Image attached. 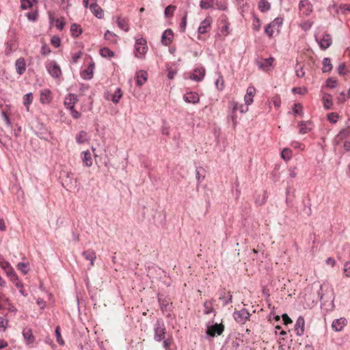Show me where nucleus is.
Segmentation results:
<instances>
[{
    "label": "nucleus",
    "instance_id": "nucleus-1",
    "mask_svg": "<svg viewBox=\"0 0 350 350\" xmlns=\"http://www.w3.org/2000/svg\"><path fill=\"white\" fill-rule=\"evenodd\" d=\"M154 340L161 342L165 338L166 328L165 323L161 319H158L153 326Z\"/></svg>",
    "mask_w": 350,
    "mask_h": 350
},
{
    "label": "nucleus",
    "instance_id": "nucleus-2",
    "mask_svg": "<svg viewBox=\"0 0 350 350\" xmlns=\"http://www.w3.org/2000/svg\"><path fill=\"white\" fill-rule=\"evenodd\" d=\"M148 51L146 40L143 38L136 40L135 44V54L138 58H142Z\"/></svg>",
    "mask_w": 350,
    "mask_h": 350
},
{
    "label": "nucleus",
    "instance_id": "nucleus-3",
    "mask_svg": "<svg viewBox=\"0 0 350 350\" xmlns=\"http://www.w3.org/2000/svg\"><path fill=\"white\" fill-rule=\"evenodd\" d=\"M251 314L245 308L241 310L235 311L233 313L234 320L239 324H244L250 319Z\"/></svg>",
    "mask_w": 350,
    "mask_h": 350
},
{
    "label": "nucleus",
    "instance_id": "nucleus-4",
    "mask_svg": "<svg viewBox=\"0 0 350 350\" xmlns=\"http://www.w3.org/2000/svg\"><path fill=\"white\" fill-rule=\"evenodd\" d=\"M0 265L1 268L5 271L6 275L8 278H10L12 282H14V280H18V276L16 274L14 269L12 267L8 261H0Z\"/></svg>",
    "mask_w": 350,
    "mask_h": 350
},
{
    "label": "nucleus",
    "instance_id": "nucleus-5",
    "mask_svg": "<svg viewBox=\"0 0 350 350\" xmlns=\"http://www.w3.org/2000/svg\"><path fill=\"white\" fill-rule=\"evenodd\" d=\"M224 330V325L222 323H215L208 326L206 329V334L211 337L220 336Z\"/></svg>",
    "mask_w": 350,
    "mask_h": 350
},
{
    "label": "nucleus",
    "instance_id": "nucleus-6",
    "mask_svg": "<svg viewBox=\"0 0 350 350\" xmlns=\"http://www.w3.org/2000/svg\"><path fill=\"white\" fill-rule=\"evenodd\" d=\"M61 178L62 179L63 186L67 188V189L72 187L76 183V180L72 173L64 172L62 174Z\"/></svg>",
    "mask_w": 350,
    "mask_h": 350
},
{
    "label": "nucleus",
    "instance_id": "nucleus-7",
    "mask_svg": "<svg viewBox=\"0 0 350 350\" xmlns=\"http://www.w3.org/2000/svg\"><path fill=\"white\" fill-rule=\"evenodd\" d=\"M46 68L49 73L53 78H58L62 75V70L55 62H51Z\"/></svg>",
    "mask_w": 350,
    "mask_h": 350
},
{
    "label": "nucleus",
    "instance_id": "nucleus-8",
    "mask_svg": "<svg viewBox=\"0 0 350 350\" xmlns=\"http://www.w3.org/2000/svg\"><path fill=\"white\" fill-rule=\"evenodd\" d=\"M316 40L319 43L320 48L323 50H325L329 48L332 43V37L329 33H325L321 39H319L316 36Z\"/></svg>",
    "mask_w": 350,
    "mask_h": 350
},
{
    "label": "nucleus",
    "instance_id": "nucleus-9",
    "mask_svg": "<svg viewBox=\"0 0 350 350\" xmlns=\"http://www.w3.org/2000/svg\"><path fill=\"white\" fill-rule=\"evenodd\" d=\"M299 8L304 16H309L312 12V5L308 0H301L299 4Z\"/></svg>",
    "mask_w": 350,
    "mask_h": 350
},
{
    "label": "nucleus",
    "instance_id": "nucleus-10",
    "mask_svg": "<svg viewBox=\"0 0 350 350\" xmlns=\"http://www.w3.org/2000/svg\"><path fill=\"white\" fill-rule=\"evenodd\" d=\"M79 101L78 96L75 94L70 93L64 100V105L67 109H72L75 108V104Z\"/></svg>",
    "mask_w": 350,
    "mask_h": 350
},
{
    "label": "nucleus",
    "instance_id": "nucleus-11",
    "mask_svg": "<svg viewBox=\"0 0 350 350\" xmlns=\"http://www.w3.org/2000/svg\"><path fill=\"white\" fill-rule=\"evenodd\" d=\"M174 33L172 29H167L163 31L161 42L164 46H169L172 42Z\"/></svg>",
    "mask_w": 350,
    "mask_h": 350
},
{
    "label": "nucleus",
    "instance_id": "nucleus-12",
    "mask_svg": "<svg viewBox=\"0 0 350 350\" xmlns=\"http://www.w3.org/2000/svg\"><path fill=\"white\" fill-rule=\"evenodd\" d=\"M305 321L303 317L299 316L295 323L294 329L297 336H302L304 332Z\"/></svg>",
    "mask_w": 350,
    "mask_h": 350
},
{
    "label": "nucleus",
    "instance_id": "nucleus-13",
    "mask_svg": "<svg viewBox=\"0 0 350 350\" xmlns=\"http://www.w3.org/2000/svg\"><path fill=\"white\" fill-rule=\"evenodd\" d=\"M347 320L345 318H340L334 320L332 324V329L336 332L341 331L346 325Z\"/></svg>",
    "mask_w": 350,
    "mask_h": 350
},
{
    "label": "nucleus",
    "instance_id": "nucleus-14",
    "mask_svg": "<svg viewBox=\"0 0 350 350\" xmlns=\"http://www.w3.org/2000/svg\"><path fill=\"white\" fill-rule=\"evenodd\" d=\"M90 9L94 15L98 18H103L104 12L102 8L97 4L96 1L90 5Z\"/></svg>",
    "mask_w": 350,
    "mask_h": 350
},
{
    "label": "nucleus",
    "instance_id": "nucleus-15",
    "mask_svg": "<svg viewBox=\"0 0 350 350\" xmlns=\"http://www.w3.org/2000/svg\"><path fill=\"white\" fill-rule=\"evenodd\" d=\"M15 68L16 72L19 75H22L26 70V62L23 57H20L15 62Z\"/></svg>",
    "mask_w": 350,
    "mask_h": 350
},
{
    "label": "nucleus",
    "instance_id": "nucleus-16",
    "mask_svg": "<svg viewBox=\"0 0 350 350\" xmlns=\"http://www.w3.org/2000/svg\"><path fill=\"white\" fill-rule=\"evenodd\" d=\"M183 99L185 102L189 103L196 104L200 101L199 95L196 92H188L183 96Z\"/></svg>",
    "mask_w": 350,
    "mask_h": 350
},
{
    "label": "nucleus",
    "instance_id": "nucleus-17",
    "mask_svg": "<svg viewBox=\"0 0 350 350\" xmlns=\"http://www.w3.org/2000/svg\"><path fill=\"white\" fill-rule=\"evenodd\" d=\"M211 21L210 18H205L200 23V26L198 27V33L199 34H204L206 32H208V31L211 28Z\"/></svg>",
    "mask_w": 350,
    "mask_h": 350
},
{
    "label": "nucleus",
    "instance_id": "nucleus-18",
    "mask_svg": "<svg viewBox=\"0 0 350 350\" xmlns=\"http://www.w3.org/2000/svg\"><path fill=\"white\" fill-rule=\"evenodd\" d=\"M204 75L205 69L204 68H198L194 70L191 75V79L196 81H200L204 79Z\"/></svg>",
    "mask_w": 350,
    "mask_h": 350
},
{
    "label": "nucleus",
    "instance_id": "nucleus-19",
    "mask_svg": "<svg viewBox=\"0 0 350 350\" xmlns=\"http://www.w3.org/2000/svg\"><path fill=\"white\" fill-rule=\"evenodd\" d=\"M255 92L256 90L254 87L250 86L247 89V92L244 97L245 103L247 106L252 103Z\"/></svg>",
    "mask_w": 350,
    "mask_h": 350
},
{
    "label": "nucleus",
    "instance_id": "nucleus-20",
    "mask_svg": "<svg viewBox=\"0 0 350 350\" xmlns=\"http://www.w3.org/2000/svg\"><path fill=\"white\" fill-rule=\"evenodd\" d=\"M148 74L146 71L140 70L137 72L136 83L139 86L143 85L147 81Z\"/></svg>",
    "mask_w": 350,
    "mask_h": 350
},
{
    "label": "nucleus",
    "instance_id": "nucleus-21",
    "mask_svg": "<svg viewBox=\"0 0 350 350\" xmlns=\"http://www.w3.org/2000/svg\"><path fill=\"white\" fill-rule=\"evenodd\" d=\"M23 336L27 344L29 345L33 342L34 336L32 330L30 328H25L23 330Z\"/></svg>",
    "mask_w": 350,
    "mask_h": 350
},
{
    "label": "nucleus",
    "instance_id": "nucleus-22",
    "mask_svg": "<svg viewBox=\"0 0 350 350\" xmlns=\"http://www.w3.org/2000/svg\"><path fill=\"white\" fill-rule=\"evenodd\" d=\"M273 62V57H269L267 59H262L261 61H257V65L260 69L267 70L269 67L272 66V63Z\"/></svg>",
    "mask_w": 350,
    "mask_h": 350
},
{
    "label": "nucleus",
    "instance_id": "nucleus-23",
    "mask_svg": "<svg viewBox=\"0 0 350 350\" xmlns=\"http://www.w3.org/2000/svg\"><path fill=\"white\" fill-rule=\"evenodd\" d=\"M81 159L84 165L90 167L92 165V159L91 153L89 150L83 151L81 152Z\"/></svg>",
    "mask_w": 350,
    "mask_h": 350
},
{
    "label": "nucleus",
    "instance_id": "nucleus-24",
    "mask_svg": "<svg viewBox=\"0 0 350 350\" xmlns=\"http://www.w3.org/2000/svg\"><path fill=\"white\" fill-rule=\"evenodd\" d=\"M82 256L88 260L90 261V265H94V261L96 258V252L94 250H88L82 253Z\"/></svg>",
    "mask_w": 350,
    "mask_h": 350
},
{
    "label": "nucleus",
    "instance_id": "nucleus-25",
    "mask_svg": "<svg viewBox=\"0 0 350 350\" xmlns=\"http://www.w3.org/2000/svg\"><path fill=\"white\" fill-rule=\"evenodd\" d=\"M312 123L310 121H301L299 122V133L306 134L311 131L312 128L310 127Z\"/></svg>",
    "mask_w": 350,
    "mask_h": 350
},
{
    "label": "nucleus",
    "instance_id": "nucleus-26",
    "mask_svg": "<svg viewBox=\"0 0 350 350\" xmlns=\"http://www.w3.org/2000/svg\"><path fill=\"white\" fill-rule=\"evenodd\" d=\"M118 26L122 29L123 31L127 32L129 30V25L128 23V20L126 18H121L118 17L117 19Z\"/></svg>",
    "mask_w": 350,
    "mask_h": 350
},
{
    "label": "nucleus",
    "instance_id": "nucleus-27",
    "mask_svg": "<svg viewBox=\"0 0 350 350\" xmlns=\"http://www.w3.org/2000/svg\"><path fill=\"white\" fill-rule=\"evenodd\" d=\"M88 140V133L84 131H80L76 136V142L79 144H83Z\"/></svg>",
    "mask_w": 350,
    "mask_h": 350
},
{
    "label": "nucleus",
    "instance_id": "nucleus-28",
    "mask_svg": "<svg viewBox=\"0 0 350 350\" xmlns=\"http://www.w3.org/2000/svg\"><path fill=\"white\" fill-rule=\"evenodd\" d=\"M332 70V64L329 57H325L323 60L322 71L323 72H329Z\"/></svg>",
    "mask_w": 350,
    "mask_h": 350
},
{
    "label": "nucleus",
    "instance_id": "nucleus-29",
    "mask_svg": "<svg viewBox=\"0 0 350 350\" xmlns=\"http://www.w3.org/2000/svg\"><path fill=\"white\" fill-rule=\"evenodd\" d=\"M71 35L73 37H78L82 33V29L77 23H73L70 27Z\"/></svg>",
    "mask_w": 350,
    "mask_h": 350
},
{
    "label": "nucleus",
    "instance_id": "nucleus-30",
    "mask_svg": "<svg viewBox=\"0 0 350 350\" xmlns=\"http://www.w3.org/2000/svg\"><path fill=\"white\" fill-rule=\"evenodd\" d=\"M323 106L326 109H330L332 106V97L330 94H325L323 98Z\"/></svg>",
    "mask_w": 350,
    "mask_h": 350
},
{
    "label": "nucleus",
    "instance_id": "nucleus-31",
    "mask_svg": "<svg viewBox=\"0 0 350 350\" xmlns=\"http://www.w3.org/2000/svg\"><path fill=\"white\" fill-rule=\"evenodd\" d=\"M258 8L261 12H265L270 10L271 4L267 0H260L258 3Z\"/></svg>",
    "mask_w": 350,
    "mask_h": 350
},
{
    "label": "nucleus",
    "instance_id": "nucleus-32",
    "mask_svg": "<svg viewBox=\"0 0 350 350\" xmlns=\"http://www.w3.org/2000/svg\"><path fill=\"white\" fill-rule=\"evenodd\" d=\"M32 100H33V94L31 92H29L24 96L23 104L25 106V107L27 108V111L29 110V105L32 103Z\"/></svg>",
    "mask_w": 350,
    "mask_h": 350
},
{
    "label": "nucleus",
    "instance_id": "nucleus-33",
    "mask_svg": "<svg viewBox=\"0 0 350 350\" xmlns=\"http://www.w3.org/2000/svg\"><path fill=\"white\" fill-rule=\"evenodd\" d=\"M215 0H201L200 6L201 8L207 10L212 8Z\"/></svg>",
    "mask_w": 350,
    "mask_h": 350
},
{
    "label": "nucleus",
    "instance_id": "nucleus-34",
    "mask_svg": "<svg viewBox=\"0 0 350 350\" xmlns=\"http://www.w3.org/2000/svg\"><path fill=\"white\" fill-rule=\"evenodd\" d=\"M229 297L228 299H225L226 298V292L224 290H222L220 293V296L219 299L220 300H224V305L227 306L228 304L232 302V295L230 294V292H228Z\"/></svg>",
    "mask_w": 350,
    "mask_h": 350
},
{
    "label": "nucleus",
    "instance_id": "nucleus-35",
    "mask_svg": "<svg viewBox=\"0 0 350 350\" xmlns=\"http://www.w3.org/2000/svg\"><path fill=\"white\" fill-rule=\"evenodd\" d=\"M213 301L212 300L206 301L204 303V314H208L213 311Z\"/></svg>",
    "mask_w": 350,
    "mask_h": 350
},
{
    "label": "nucleus",
    "instance_id": "nucleus-36",
    "mask_svg": "<svg viewBox=\"0 0 350 350\" xmlns=\"http://www.w3.org/2000/svg\"><path fill=\"white\" fill-rule=\"evenodd\" d=\"M176 10V6L170 5L167 6L164 11V14L165 18H170L172 17L174 14V12Z\"/></svg>",
    "mask_w": 350,
    "mask_h": 350
},
{
    "label": "nucleus",
    "instance_id": "nucleus-37",
    "mask_svg": "<svg viewBox=\"0 0 350 350\" xmlns=\"http://www.w3.org/2000/svg\"><path fill=\"white\" fill-rule=\"evenodd\" d=\"M122 96V91L120 88H117L115 92L112 95V101L113 103L116 104L119 102L120 99Z\"/></svg>",
    "mask_w": 350,
    "mask_h": 350
},
{
    "label": "nucleus",
    "instance_id": "nucleus-38",
    "mask_svg": "<svg viewBox=\"0 0 350 350\" xmlns=\"http://www.w3.org/2000/svg\"><path fill=\"white\" fill-rule=\"evenodd\" d=\"M100 55L104 57H112L114 56V53L108 48H103L100 51Z\"/></svg>",
    "mask_w": 350,
    "mask_h": 350
},
{
    "label": "nucleus",
    "instance_id": "nucleus-39",
    "mask_svg": "<svg viewBox=\"0 0 350 350\" xmlns=\"http://www.w3.org/2000/svg\"><path fill=\"white\" fill-rule=\"evenodd\" d=\"M17 268L20 270L24 275L27 274L29 270V264L25 262H18L17 265Z\"/></svg>",
    "mask_w": 350,
    "mask_h": 350
},
{
    "label": "nucleus",
    "instance_id": "nucleus-40",
    "mask_svg": "<svg viewBox=\"0 0 350 350\" xmlns=\"http://www.w3.org/2000/svg\"><path fill=\"white\" fill-rule=\"evenodd\" d=\"M282 158L285 161H288L292 157V152L288 148H284L281 152Z\"/></svg>",
    "mask_w": 350,
    "mask_h": 350
},
{
    "label": "nucleus",
    "instance_id": "nucleus-41",
    "mask_svg": "<svg viewBox=\"0 0 350 350\" xmlns=\"http://www.w3.org/2000/svg\"><path fill=\"white\" fill-rule=\"evenodd\" d=\"M215 85L219 90H222L224 88V81L220 74H219V77L215 81Z\"/></svg>",
    "mask_w": 350,
    "mask_h": 350
},
{
    "label": "nucleus",
    "instance_id": "nucleus-42",
    "mask_svg": "<svg viewBox=\"0 0 350 350\" xmlns=\"http://www.w3.org/2000/svg\"><path fill=\"white\" fill-rule=\"evenodd\" d=\"M173 341L172 337H168L167 338H165L164 340H163V347L165 350H171L170 349V345H172Z\"/></svg>",
    "mask_w": 350,
    "mask_h": 350
},
{
    "label": "nucleus",
    "instance_id": "nucleus-43",
    "mask_svg": "<svg viewBox=\"0 0 350 350\" xmlns=\"http://www.w3.org/2000/svg\"><path fill=\"white\" fill-rule=\"evenodd\" d=\"M337 80L334 77H329L326 80V85L328 88H334L336 87Z\"/></svg>",
    "mask_w": 350,
    "mask_h": 350
},
{
    "label": "nucleus",
    "instance_id": "nucleus-44",
    "mask_svg": "<svg viewBox=\"0 0 350 350\" xmlns=\"http://www.w3.org/2000/svg\"><path fill=\"white\" fill-rule=\"evenodd\" d=\"M55 336H56V338H57V342L60 345H63L64 344V341L63 340L62 338V336H61V332H60V328L59 326H57L56 328H55Z\"/></svg>",
    "mask_w": 350,
    "mask_h": 350
},
{
    "label": "nucleus",
    "instance_id": "nucleus-45",
    "mask_svg": "<svg viewBox=\"0 0 350 350\" xmlns=\"http://www.w3.org/2000/svg\"><path fill=\"white\" fill-rule=\"evenodd\" d=\"M33 5L32 1L31 0H21V8L23 10H26L27 8H31Z\"/></svg>",
    "mask_w": 350,
    "mask_h": 350
},
{
    "label": "nucleus",
    "instance_id": "nucleus-46",
    "mask_svg": "<svg viewBox=\"0 0 350 350\" xmlns=\"http://www.w3.org/2000/svg\"><path fill=\"white\" fill-rule=\"evenodd\" d=\"M202 167L197 168L196 170V178L198 183H200L204 178V175L200 174V171H203Z\"/></svg>",
    "mask_w": 350,
    "mask_h": 350
},
{
    "label": "nucleus",
    "instance_id": "nucleus-47",
    "mask_svg": "<svg viewBox=\"0 0 350 350\" xmlns=\"http://www.w3.org/2000/svg\"><path fill=\"white\" fill-rule=\"evenodd\" d=\"M312 25V22H310L309 21H304L300 24V27L305 31L309 30L311 28Z\"/></svg>",
    "mask_w": 350,
    "mask_h": 350
},
{
    "label": "nucleus",
    "instance_id": "nucleus-48",
    "mask_svg": "<svg viewBox=\"0 0 350 350\" xmlns=\"http://www.w3.org/2000/svg\"><path fill=\"white\" fill-rule=\"evenodd\" d=\"M338 118V115L336 113H331L327 115L328 120L332 124L336 123L337 122Z\"/></svg>",
    "mask_w": 350,
    "mask_h": 350
},
{
    "label": "nucleus",
    "instance_id": "nucleus-49",
    "mask_svg": "<svg viewBox=\"0 0 350 350\" xmlns=\"http://www.w3.org/2000/svg\"><path fill=\"white\" fill-rule=\"evenodd\" d=\"M65 24L64 18H60L56 20V27L59 30H62L64 29Z\"/></svg>",
    "mask_w": 350,
    "mask_h": 350
},
{
    "label": "nucleus",
    "instance_id": "nucleus-50",
    "mask_svg": "<svg viewBox=\"0 0 350 350\" xmlns=\"http://www.w3.org/2000/svg\"><path fill=\"white\" fill-rule=\"evenodd\" d=\"M26 16L27 17L28 20L31 21H36V19L38 16V13L37 11L32 12H28V13H27Z\"/></svg>",
    "mask_w": 350,
    "mask_h": 350
},
{
    "label": "nucleus",
    "instance_id": "nucleus-51",
    "mask_svg": "<svg viewBox=\"0 0 350 350\" xmlns=\"http://www.w3.org/2000/svg\"><path fill=\"white\" fill-rule=\"evenodd\" d=\"M297 66H298V64H297L296 66H295V74L297 77L301 78V77H304L305 72L304 71V68L302 66H301L300 68H298Z\"/></svg>",
    "mask_w": 350,
    "mask_h": 350
},
{
    "label": "nucleus",
    "instance_id": "nucleus-52",
    "mask_svg": "<svg viewBox=\"0 0 350 350\" xmlns=\"http://www.w3.org/2000/svg\"><path fill=\"white\" fill-rule=\"evenodd\" d=\"M51 43L56 48L59 47L61 43L59 37L54 36L51 38Z\"/></svg>",
    "mask_w": 350,
    "mask_h": 350
},
{
    "label": "nucleus",
    "instance_id": "nucleus-53",
    "mask_svg": "<svg viewBox=\"0 0 350 350\" xmlns=\"http://www.w3.org/2000/svg\"><path fill=\"white\" fill-rule=\"evenodd\" d=\"M271 101L275 108H279L281 105L280 97L278 95H275L271 99Z\"/></svg>",
    "mask_w": 350,
    "mask_h": 350
},
{
    "label": "nucleus",
    "instance_id": "nucleus-54",
    "mask_svg": "<svg viewBox=\"0 0 350 350\" xmlns=\"http://www.w3.org/2000/svg\"><path fill=\"white\" fill-rule=\"evenodd\" d=\"M12 46H13V42L12 41H8L6 42V47L5 50V53L6 55H9L12 52Z\"/></svg>",
    "mask_w": 350,
    "mask_h": 350
},
{
    "label": "nucleus",
    "instance_id": "nucleus-55",
    "mask_svg": "<svg viewBox=\"0 0 350 350\" xmlns=\"http://www.w3.org/2000/svg\"><path fill=\"white\" fill-rule=\"evenodd\" d=\"M94 64L92 63V64H90V66L88 68V69H86L85 70V73L88 75V79H92V77H93V69H94Z\"/></svg>",
    "mask_w": 350,
    "mask_h": 350
},
{
    "label": "nucleus",
    "instance_id": "nucleus-56",
    "mask_svg": "<svg viewBox=\"0 0 350 350\" xmlns=\"http://www.w3.org/2000/svg\"><path fill=\"white\" fill-rule=\"evenodd\" d=\"M158 301L160 304V307L163 311L167 310L169 307V303L167 301L161 300L160 297L158 298Z\"/></svg>",
    "mask_w": 350,
    "mask_h": 350
},
{
    "label": "nucleus",
    "instance_id": "nucleus-57",
    "mask_svg": "<svg viewBox=\"0 0 350 350\" xmlns=\"http://www.w3.org/2000/svg\"><path fill=\"white\" fill-rule=\"evenodd\" d=\"M283 23V19L282 18H280V17H278L276 18H275L271 23H270L269 24L273 27H275V26H278V27H280Z\"/></svg>",
    "mask_w": 350,
    "mask_h": 350
},
{
    "label": "nucleus",
    "instance_id": "nucleus-58",
    "mask_svg": "<svg viewBox=\"0 0 350 350\" xmlns=\"http://www.w3.org/2000/svg\"><path fill=\"white\" fill-rule=\"evenodd\" d=\"M267 193L266 191H263V196H262V198L261 200H259L258 199H256L255 200V202L256 204H258V205H262L263 204H265L267 201Z\"/></svg>",
    "mask_w": 350,
    "mask_h": 350
},
{
    "label": "nucleus",
    "instance_id": "nucleus-59",
    "mask_svg": "<svg viewBox=\"0 0 350 350\" xmlns=\"http://www.w3.org/2000/svg\"><path fill=\"white\" fill-rule=\"evenodd\" d=\"M350 133V131L349 129H344L342 130H341L339 133L338 134V136L340 138V139H342L344 137H346L347 135H349Z\"/></svg>",
    "mask_w": 350,
    "mask_h": 350
},
{
    "label": "nucleus",
    "instance_id": "nucleus-60",
    "mask_svg": "<svg viewBox=\"0 0 350 350\" xmlns=\"http://www.w3.org/2000/svg\"><path fill=\"white\" fill-rule=\"evenodd\" d=\"M40 53L43 55H47L51 53V49L47 45L44 44L42 46Z\"/></svg>",
    "mask_w": 350,
    "mask_h": 350
},
{
    "label": "nucleus",
    "instance_id": "nucleus-61",
    "mask_svg": "<svg viewBox=\"0 0 350 350\" xmlns=\"http://www.w3.org/2000/svg\"><path fill=\"white\" fill-rule=\"evenodd\" d=\"M265 31L270 38L273 36V27L270 24H268L265 27Z\"/></svg>",
    "mask_w": 350,
    "mask_h": 350
},
{
    "label": "nucleus",
    "instance_id": "nucleus-62",
    "mask_svg": "<svg viewBox=\"0 0 350 350\" xmlns=\"http://www.w3.org/2000/svg\"><path fill=\"white\" fill-rule=\"evenodd\" d=\"M344 272L347 277H350V260L345 264Z\"/></svg>",
    "mask_w": 350,
    "mask_h": 350
},
{
    "label": "nucleus",
    "instance_id": "nucleus-63",
    "mask_svg": "<svg viewBox=\"0 0 350 350\" xmlns=\"http://www.w3.org/2000/svg\"><path fill=\"white\" fill-rule=\"evenodd\" d=\"M346 68V66L344 63L340 64L338 67V72L340 75H345V70Z\"/></svg>",
    "mask_w": 350,
    "mask_h": 350
},
{
    "label": "nucleus",
    "instance_id": "nucleus-64",
    "mask_svg": "<svg viewBox=\"0 0 350 350\" xmlns=\"http://www.w3.org/2000/svg\"><path fill=\"white\" fill-rule=\"evenodd\" d=\"M301 105L299 103L294 105L293 112L295 114H300L301 113Z\"/></svg>",
    "mask_w": 350,
    "mask_h": 350
}]
</instances>
